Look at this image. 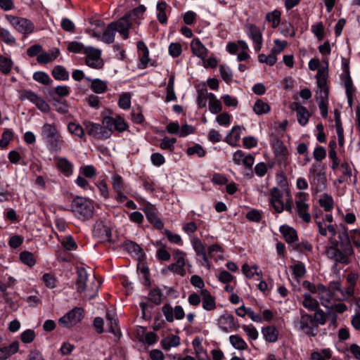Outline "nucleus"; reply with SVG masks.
I'll list each match as a JSON object with an SVG mask.
<instances>
[{
    "instance_id": "obj_12",
    "label": "nucleus",
    "mask_w": 360,
    "mask_h": 360,
    "mask_svg": "<svg viewBox=\"0 0 360 360\" xmlns=\"http://www.w3.org/2000/svg\"><path fill=\"white\" fill-rule=\"evenodd\" d=\"M86 133L96 139L105 140L109 138V132L105 130V125L86 121L84 123Z\"/></svg>"
},
{
    "instance_id": "obj_23",
    "label": "nucleus",
    "mask_w": 360,
    "mask_h": 360,
    "mask_svg": "<svg viewBox=\"0 0 360 360\" xmlns=\"http://www.w3.org/2000/svg\"><path fill=\"white\" fill-rule=\"evenodd\" d=\"M108 330L115 335L120 334V330L118 326V319L117 315L113 311H108L105 316Z\"/></svg>"
},
{
    "instance_id": "obj_5",
    "label": "nucleus",
    "mask_w": 360,
    "mask_h": 360,
    "mask_svg": "<svg viewBox=\"0 0 360 360\" xmlns=\"http://www.w3.org/2000/svg\"><path fill=\"white\" fill-rule=\"evenodd\" d=\"M70 211L81 220L90 219L94 213V207L91 200L81 196L75 197L70 205Z\"/></svg>"
},
{
    "instance_id": "obj_34",
    "label": "nucleus",
    "mask_w": 360,
    "mask_h": 360,
    "mask_svg": "<svg viewBox=\"0 0 360 360\" xmlns=\"http://www.w3.org/2000/svg\"><path fill=\"white\" fill-rule=\"evenodd\" d=\"M78 278L76 282V288L78 292H84L86 290L88 274L84 269L77 271Z\"/></svg>"
},
{
    "instance_id": "obj_39",
    "label": "nucleus",
    "mask_w": 360,
    "mask_h": 360,
    "mask_svg": "<svg viewBox=\"0 0 360 360\" xmlns=\"http://www.w3.org/2000/svg\"><path fill=\"white\" fill-rule=\"evenodd\" d=\"M51 73L56 80L65 81L69 79V72L63 65L55 66Z\"/></svg>"
},
{
    "instance_id": "obj_40",
    "label": "nucleus",
    "mask_w": 360,
    "mask_h": 360,
    "mask_svg": "<svg viewBox=\"0 0 360 360\" xmlns=\"http://www.w3.org/2000/svg\"><path fill=\"white\" fill-rule=\"evenodd\" d=\"M271 108L269 105L261 99H257L253 105V111L257 115L266 114L269 112Z\"/></svg>"
},
{
    "instance_id": "obj_22",
    "label": "nucleus",
    "mask_w": 360,
    "mask_h": 360,
    "mask_svg": "<svg viewBox=\"0 0 360 360\" xmlns=\"http://www.w3.org/2000/svg\"><path fill=\"white\" fill-rule=\"evenodd\" d=\"M57 160L56 167L66 177H69L72 175L74 165L70 162L66 158H56Z\"/></svg>"
},
{
    "instance_id": "obj_42",
    "label": "nucleus",
    "mask_w": 360,
    "mask_h": 360,
    "mask_svg": "<svg viewBox=\"0 0 360 360\" xmlns=\"http://www.w3.org/2000/svg\"><path fill=\"white\" fill-rule=\"evenodd\" d=\"M290 269L292 271L294 277L297 280H300L303 278L307 272L305 265L300 261L296 262L295 264L290 266Z\"/></svg>"
},
{
    "instance_id": "obj_51",
    "label": "nucleus",
    "mask_w": 360,
    "mask_h": 360,
    "mask_svg": "<svg viewBox=\"0 0 360 360\" xmlns=\"http://www.w3.org/2000/svg\"><path fill=\"white\" fill-rule=\"evenodd\" d=\"M53 105L56 110L60 114H65L68 112V105L65 100L53 98Z\"/></svg>"
},
{
    "instance_id": "obj_32",
    "label": "nucleus",
    "mask_w": 360,
    "mask_h": 360,
    "mask_svg": "<svg viewBox=\"0 0 360 360\" xmlns=\"http://www.w3.org/2000/svg\"><path fill=\"white\" fill-rule=\"evenodd\" d=\"M160 345L164 350L169 351L172 347H176L180 345V338L174 335L165 337L160 341Z\"/></svg>"
},
{
    "instance_id": "obj_17",
    "label": "nucleus",
    "mask_w": 360,
    "mask_h": 360,
    "mask_svg": "<svg viewBox=\"0 0 360 360\" xmlns=\"http://www.w3.org/2000/svg\"><path fill=\"white\" fill-rule=\"evenodd\" d=\"M82 317V310L80 308H75L61 317L58 322L63 326L70 328L79 323Z\"/></svg>"
},
{
    "instance_id": "obj_41",
    "label": "nucleus",
    "mask_w": 360,
    "mask_h": 360,
    "mask_svg": "<svg viewBox=\"0 0 360 360\" xmlns=\"http://www.w3.org/2000/svg\"><path fill=\"white\" fill-rule=\"evenodd\" d=\"M230 344L238 350H245L248 346L245 341L238 335H232L229 337Z\"/></svg>"
},
{
    "instance_id": "obj_45",
    "label": "nucleus",
    "mask_w": 360,
    "mask_h": 360,
    "mask_svg": "<svg viewBox=\"0 0 360 360\" xmlns=\"http://www.w3.org/2000/svg\"><path fill=\"white\" fill-rule=\"evenodd\" d=\"M258 269L259 267L257 265L250 266L248 264H244L242 266V272L249 278H252L255 275L262 277V271H258Z\"/></svg>"
},
{
    "instance_id": "obj_49",
    "label": "nucleus",
    "mask_w": 360,
    "mask_h": 360,
    "mask_svg": "<svg viewBox=\"0 0 360 360\" xmlns=\"http://www.w3.org/2000/svg\"><path fill=\"white\" fill-rule=\"evenodd\" d=\"M332 357L330 349H323L320 352H314L311 354V360H329Z\"/></svg>"
},
{
    "instance_id": "obj_18",
    "label": "nucleus",
    "mask_w": 360,
    "mask_h": 360,
    "mask_svg": "<svg viewBox=\"0 0 360 360\" xmlns=\"http://www.w3.org/2000/svg\"><path fill=\"white\" fill-rule=\"evenodd\" d=\"M174 259L176 262L170 264L168 266L169 271L174 272L179 275L184 276L186 270L185 266V253L179 250H176L174 252Z\"/></svg>"
},
{
    "instance_id": "obj_26",
    "label": "nucleus",
    "mask_w": 360,
    "mask_h": 360,
    "mask_svg": "<svg viewBox=\"0 0 360 360\" xmlns=\"http://www.w3.org/2000/svg\"><path fill=\"white\" fill-rule=\"evenodd\" d=\"M312 326H314L312 316L307 314H302L300 321V328L309 335L314 336Z\"/></svg>"
},
{
    "instance_id": "obj_50",
    "label": "nucleus",
    "mask_w": 360,
    "mask_h": 360,
    "mask_svg": "<svg viewBox=\"0 0 360 360\" xmlns=\"http://www.w3.org/2000/svg\"><path fill=\"white\" fill-rule=\"evenodd\" d=\"M13 62L9 58L0 56V71L4 75H8L11 72Z\"/></svg>"
},
{
    "instance_id": "obj_58",
    "label": "nucleus",
    "mask_w": 360,
    "mask_h": 360,
    "mask_svg": "<svg viewBox=\"0 0 360 360\" xmlns=\"http://www.w3.org/2000/svg\"><path fill=\"white\" fill-rule=\"evenodd\" d=\"M319 233L321 236H326L328 232L330 234L331 237H334L336 234V230L335 226L332 224L324 223V227L319 226Z\"/></svg>"
},
{
    "instance_id": "obj_20",
    "label": "nucleus",
    "mask_w": 360,
    "mask_h": 360,
    "mask_svg": "<svg viewBox=\"0 0 360 360\" xmlns=\"http://www.w3.org/2000/svg\"><path fill=\"white\" fill-rule=\"evenodd\" d=\"M292 109L296 112L299 124L302 126L306 125L310 117V113L308 110L297 102L292 105Z\"/></svg>"
},
{
    "instance_id": "obj_4",
    "label": "nucleus",
    "mask_w": 360,
    "mask_h": 360,
    "mask_svg": "<svg viewBox=\"0 0 360 360\" xmlns=\"http://www.w3.org/2000/svg\"><path fill=\"white\" fill-rule=\"evenodd\" d=\"M308 177L311 189L316 193L322 192L326 188L325 168L321 162H314L311 165Z\"/></svg>"
},
{
    "instance_id": "obj_27",
    "label": "nucleus",
    "mask_w": 360,
    "mask_h": 360,
    "mask_svg": "<svg viewBox=\"0 0 360 360\" xmlns=\"http://www.w3.org/2000/svg\"><path fill=\"white\" fill-rule=\"evenodd\" d=\"M218 326L224 332L229 333L235 328L234 317L230 314H224L218 319Z\"/></svg>"
},
{
    "instance_id": "obj_61",
    "label": "nucleus",
    "mask_w": 360,
    "mask_h": 360,
    "mask_svg": "<svg viewBox=\"0 0 360 360\" xmlns=\"http://www.w3.org/2000/svg\"><path fill=\"white\" fill-rule=\"evenodd\" d=\"M112 185L115 191H120V190H123L124 183L122 177L120 175L114 174L112 176Z\"/></svg>"
},
{
    "instance_id": "obj_6",
    "label": "nucleus",
    "mask_w": 360,
    "mask_h": 360,
    "mask_svg": "<svg viewBox=\"0 0 360 360\" xmlns=\"http://www.w3.org/2000/svg\"><path fill=\"white\" fill-rule=\"evenodd\" d=\"M270 195V205L276 212L281 213L284 210L292 212V200L288 194L285 196L277 187H274L271 189Z\"/></svg>"
},
{
    "instance_id": "obj_28",
    "label": "nucleus",
    "mask_w": 360,
    "mask_h": 360,
    "mask_svg": "<svg viewBox=\"0 0 360 360\" xmlns=\"http://www.w3.org/2000/svg\"><path fill=\"white\" fill-rule=\"evenodd\" d=\"M59 55V49L54 48L50 50L49 53L41 51V53L37 57V60L39 63L47 64L56 60Z\"/></svg>"
},
{
    "instance_id": "obj_54",
    "label": "nucleus",
    "mask_w": 360,
    "mask_h": 360,
    "mask_svg": "<svg viewBox=\"0 0 360 360\" xmlns=\"http://www.w3.org/2000/svg\"><path fill=\"white\" fill-rule=\"evenodd\" d=\"M176 142V139L175 138L164 137L160 144V147L162 150L173 151Z\"/></svg>"
},
{
    "instance_id": "obj_57",
    "label": "nucleus",
    "mask_w": 360,
    "mask_h": 360,
    "mask_svg": "<svg viewBox=\"0 0 360 360\" xmlns=\"http://www.w3.org/2000/svg\"><path fill=\"white\" fill-rule=\"evenodd\" d=\"M287 45L288 42L285 40L274 39V46L271 51L276 55H278L285 49Z\"/></svg>"
},
{
    "instance_id": "obj_56",
    "label": "nucleus",
    "mask_w": 360,
    "mask_h": 360,
    "mask_svg": "<svg viewBox=\"0 0 360 360\" xmlns=\"http://www.w3.org/2000/svg\"><path fill=\"white\" fill-rule=\"evenodd\" d=\"M193 248L198 256H204L207 254L205 248L201 240L197 238L192 241Z\"/></svg>"
},
{
    "instance_id": "obj_9",
    "label": "nucleus",
    "mask_w": 360,
    "mask_h": 360,
    "mask_svg": "<svg viewBox=\"0 0 360 360\" xmlns=\"http://www.w3.org/2000/svg\"><path fill=\"white\" fill-rule=\"evenodd\" d=\"M6 20L19 32L22 34H30L34 31V26L31 20L11 15H6Z\"/></svg>"
},
{
    "instance_id": "obj_44",
    "label": "nucleus",
    "mask_w": 360,
    "mask_h": 360,
    "mask_svg": "<svg viewBox=\"0 0 360 360\" xmlns=\"http://www.w3.org/2000/svg\"><path fill=\"white\" fill-rule=\"evenodd\" d=\"M302 304L306 309L311 311H315L319 307L318 301L313 298L309 293H304L303 295Z\"/></svg>"
},
{
    "instance_id": "obj_59",
    "label": "nucleus",
    "mask_w": 360,
    "mask_h": 360,
    "mask_svg": "<svg viewBox=\"0 0 360 360\" xmlns=\"http://www.w3.org/2000/svg\"><path fill=\"white\" fill-rule=\"evenodd\" d=\"M162 292L159 289H152L148 294V299L154 304L158 305L162 301Z\"/></svg>"
},
{
    "instance_id": "obj_13",
    "label": "nucleus",
    "mask_w": 360,
    "mask_h": 360,
    "mask_svg": "<svg viewBox=\"0 0 360 360\" xmlns=\"http://www.w3.org/2000/svg\"><path fill=\"white\" fill-rule=\"evenodd\" d=\"M21 99L28 100L42 112L47 113L50 111V106L44 101V99L30 90L23 91L22 93Z\"/></svg>"
},
{
    "instance_id": "obj_7",
    "label": "nucleus",
    "mask_w": 360,
    "mask_h": 360,
    "mask_svg": "<svg viewBox=\"0 0 360 360\" xmlns=\"http://www.w3.org/2000/svg\"><path fill=\"white\" fill-rule=\"evenodd\" d=\"M302 286L309 290L310 292L317 294L321 304L326 307H328L333 297V295L327 287L322 283L314 284L308 281H304L302 283Z\"/></svg>"
},
{
    "instance_id": "obj_35",
    "label": "nucleus",
    "mask_w": 360,
    "mask_h": 360,
    "mask_svg": "<svg viewBox=\"0 0 360 360\" xmlns=\"http://www.w3.org/2000/svg\"><path fill=\"white\" fill-rule=\"evenodd\" d=\"M319 203L326 212H329L333 208L334 201L331 195L323 193L320 195Z\"/></svg>"
},
{
    "instance_id": "obj_47",
    "label": "nucleus",
    "mask_w": 360,
    "mask_h": 360,
    "mask_svg": "<svg viewBox=\"0 0 360 360\" xmlns=\"http://www.w3.org/2000/svg\"><path fill=\"white\" fill-rule=\"evenodd\" d=\"M281 13L278 10H274L271 12L266 13V20L271 24L273 28L278 26L281 22Z\"/></svg>"
},
{
    "instance_id": "obj_3",
    "label": "nucleus",
    "mask_w": 360,
    "mask_h": 360,
    "mask_svg": "<svg viewBox=\"0 0 360 360\" xmlns=\"http://www.w3.org/2000/svg\"><path fill=\"white\" fill-rule=\"evenodd\" d=\"M41 136L51 152L59 153L61 150L63 139L55 124H44L41 129Z\"/></svg>"
},
{
    "instance_id": "obj_2",
    "label": "nucleus",
    "mask_w": 360,
    "mask_h": 360,
    "mask_svg": "<svg viewBox=\"0 0 360 360\" xmlns=\"http://www.w3.org/2000/svg\"><path fill=\"white\" fill-rule=\"evenodd\" d=\"M146 7L143 5H140L139 6L133 9L131 12L126 13L124 16L120 18L116 21H113L111 23L115 27L116 32H117L122 37L123 39H127L129 37V30L131 29L132 24L134 22H136L138 24L140 22H138L137 20L140 18L142 15L146 11Z\"/></svg>"
},
{
    "instance_id": "obj_43",
    "label": "nucleus",
    "mask_w": 360,
    "mask_h": 360,
    "mask_svg": "<svg viewBox=\"0 0 360 360\" xmlns=\"http://www.w3.org/2000/svg\"><path fill=\"white\" fill-rule=\"evenodd\" d=\"M68 131L81 139H84L85 137V131L84 128L79 124L75 122H71L68 124Z\"/></svg>"
},
{
    "instance_id": "obj_33",
    "label": "nucleus",
    "mask_w": 360,
    "mask_h": 360,
    "mask_svg": "<svg viewBox=\"0 0 360 360\" xmlns=\"http://www.w3.org/2000/svg\"><path fill=\"white\" fill-rule=\"evenodd\" d=\"M88 81L91 82V89L96 94H103L108 88V82L100 79H90L86 78Z\"/></svg>"
},
{
    "instance_id": "obj_16",
    "label": "nucleus",
    "mask_w": 360,
    "mask_h": 360,
    "mask_svg": "<svg viewBox=\"0 0 360 360\" xmlns=\"http://www.w3.org/2000/svg\"><path fill=\"white\" fill-rule=\"evenodd\" d=\"M162 311L167 321L172 323L174 319L181 320L185 316L184 309L180 305H176L174 308L169 304H165L162 307Z\"/></svg>"
},
{
    "instance_id": "obj_10",
    "label": "nucleus",
    "mask_w": 360,
    "mask_h": 360,
    "mask_svg": "<svg viewBox=\"0 0 360 360\" xmlns=\"http://www.w3.org/2000/svg\"><path fill=\"white\" fill-rule=\"evenodd\" d=\"M102 123L105 125V130L109 132V138L114 131L122 132L127 128V124L120 116L116 117L105 116L103 118Z\"/></svg>"
},
{
    "instance_id": "obj_52",
    "label": "nucleus",
    "mask_w": 360,
    "mask_h": 360,
    "mask_svg": "<svg viewBox=\"0 0 360 360\" xmlns=\"http://www.w3.org/2000/svg\"><path fill=\"white\" fill-rule=\"evenodd\" d=\"M20 259L23 264L30 267L33 266L36 263L33 254L27 251L22 252L20 254Z\"/></svg>"
},
{
    "instance_id": "obj_24",
    "label": "nucleus",
    "mask_w": 360,
    "mask_h": 360,
    "mask_svg": "<svg viewBox=\"0 0 360 360\" xmlns=\"http://www.w3.org/2000/svg\"><path fill=\"white\" fill-rule=\"evenodd\" d=\"M280 232L282 234L285 241L288 244H292L298 240L297 231L295 229L288 225L280 226Z\"/></svg>"
},
{
    "instance_id": "obj_25",
    "label": "nucleus",
    "mask_w": 360,
    "mask_h": 360,
    "mask_svg": "<svg viewBox=\"0 0 360 360\" xmlns=\"http://www.w3.org/2000/svg\"><path fill=\"white\" fill-rule=\"evenodd\" d=\"M202 307L206 311H212L216 308L215 297L207 290H201Z\"/></svg>"
},
{
    "instance_id": "obj_48",
    "label": "nucleus",
    "mask_w": 360,
    "mask_h": 360,
    "mask_svg": "<svg viewBox=\"0 0 360 360\" xmlns=\"http://www.w3.org/2000/svg\"><path fill=\"white\" fill-rule=\"evenodd\" d=\"M157 18L162 24L167 22V18L166 15V9L167 4L165 1H160L157 4Z\"/></svg>"
},
{
    "instance_id": "obj_15",
    "label": "nucleus",
    "mask_w": 360,
    "mask_h": 360,
    "mask_svg": "<svg viewBox=\"0 0 360 360\" xmlns=\"http://www.w3.org/2000/svg\"><path fill=\"white\" fill-rule=\"evenodd\" d=\"M246 33L252 41L253 48L256 52H259L263 45L262 31L253 24L245 26Z\"/></svg>"
},
{
    "instance_id": "obj_46",
    "label": "nucleus",
    "mask_w": 360,
    "mask_h": 360,
    "mask_svg": "<svg viewBox=\"0 0 360 360\" xmlns=\"http://www.w3.org/2000/svg\"><path fill=\"white\" fill-rule=\"evenodd\" d=\"M309 210V205H296L297 215L306 223L310 222L311 219Z\"/></svg>"
},
{
    "instance_id": "obj_30",
    "label": "nucleus",
    "mask_w": 360,
    "mask_h": 360,
    "mask_svg": "<svg viewBox=\"0 0 360 360\" xmlns=\"http://www.w3.org/2000/svg\"><path fill=\"white\" fill-rule=\"evenodd\" d=\"M19 349V343L18 341H14L8 346H5L0 348V360H6L12 355L18 352Z\"/></svg>"
},
{
    "instance_id": "obj_21",
    "label": "nucleus",
    "mask_w": 360,
    "mask_h": 360,
    "mask_svg": "<svg viewBox=\"0 0 360 360\" xmlns=\"http://www.w3.org/2000/svg\"><path fill=\"white\" fill-rule=\"evenodd\" d=\"M191 49L194 56L204 60L208 53L207 49L198 38L193 39L191 42Z\"/></svg>"
},
{
    "instance_id": "obj_29",
    "label": "nucleus",
    "mask_w": 360,
    "mask_h": 360,
    "mask_svg": "<svg viewBox=\"0 0 360 360\" xmlns=\"http://www.w3.org/2000/svg\"><path fill=\"white\" fill-rule=\"evenodd\" d=\"M261 332L266 342L273 343L278 340L279 332L276 327L273 326L263 327Z\"/></svg>"
},
{
    "instance_id": "obj_8",
    "label": "nucleus",
    "mask_w": 360,
    "mask_h": 360,
    "mask_svg": "<svg viewBox=\"0 0 360 360\" xmlns=\"http://www.w3.org/2000/svg\"><path fill=\"white\" fill-rule=\"evenodd\" d=\"M317 89L315 93V99L318 103H328V88L327 86V73L324 70H319L316 75Z\"/></svg>"
},
{
    "instance_id": "obj_64",
    "label": "nucleus",
    "mask_w": 360,
    "mask_h": 360,
    "mask_svg": "<svg viewBox=\"0 0 360 360\" xmlns=\"http://www.w3.org/2000/svg\"><path fill=\"white\" fill-rule=\"evenodd\" d=\"M118 105L124 110L129 109L131 106V96L129 94L126 93L121 95L118 101Z\"/></svg>"
},
{
    "instance_id": "obj_19",
    "label": "nucleus",
    "mask_w": 360,
    "mask_h": 360,
    "mask_svg": "<svg viewBox=\"0 0 360 360\" xmlns=\"http://www.w3.org/2000/svg\"><path fill=\"white\" fill-rule=\"evenodd\" d=\"M143 211L144 212L147 219L153 224L157 229L160 230L163 228V223L157 216L155 208L151 204L147 203L143 207Z\"/></svg>"
},
{
    "instance_id": "obj_1",
    "label": "nucleus",
    "mask_w": 360,
    "mask_h": 360,
    "mask_svg": "<svg viewBox=\"0 0 360 360\" xmlns=\"http://www.w3.org/2000/svg\"><path fill=\"white\" fill-rule=\"evenodd\" d=\"M338 240H332L331 245L326 248L327 257L337 263L348 264L350 263V257L354 254L349 236L345 230L338 233Z\"/></svg>"
},
{
    "instance_id": "obj_31",
    "label": "nucleus",
    "mask_w": 360,
    "mask_h": 360,
    "mask_svg": "<svg viewBox=\"0 0 360 360\" xmlns=\"http://www.w3.org/2000/svg\"><path fill=\"white\" fill-rule=\"evenodd\" d=\"M236 313L238 316L240 317H244L245 315H248L252 321L257 323H260L262 321V318L259 314L255 313L250 308H245L244 306H241L238 308L236 310Z\"/></svg>"
},
{
    "instance_id": "obj_14",
    "label": "nucleus",
    "mask_w": 360,
    "mask_h": 360,
    "mask_svg": "<svg viewBox=\"0 0 360 360\" xmlns=\"http://www.w3.org/2000/svg\"><path fill=\"white\" fill-rule=\"evenodd\" d=\"M84 53L86 65L94 69H100L103 66V62L101 58V52L99 49L87 47L84 50Z\"/></svg>"
},
{
    "instance_id": "obj_62",
    "label": "nucleus",
    "mask_w": 360,
    "mask_h": 360,
    "mask_svg": "<svg viewBox=\"0 0 360 360\" xmlns=\"http://www.w3.org/2000/svg\"><path fill=\"white\" fill-rule=\"evenodd\" d=\"M42 280L46 287L49 288H54L56 287L57 280L52 274L49 273L44 274L42 276Z\"/></svg>"
},
{
    "instance_id": "obj_11",
    "label": "nucleus",
    "mask_w": 360,
    "mask_h": 360,
    "mask_svg": "<svg viewBox=\"0 0 360 360\" xmlns=\"http://www.w3.org/2000/svg\"><path fill=\"white\" fill-rule=\"evenodd\" d=\"M94 236L101 243H114L115 240L112 237V229L108 224L103 222H98L94 226Z\"/></svg>"
},
{
    "instance_id": "obj_53",
    "label": "nucleus",
    "mask_w": 360,
    "mask_h": 360,
    "mask_svg": "<svg viewBox=\"0 0 360 360\" xmlns=\"http://www.w3.org/2000/svg\"><path fill=\"white\" fill-rule=\"evenodd\" d=\"M243 331L248 335L249 340H255L259 337V333L256 328L252 325H243L242 326Z\"/></svg>"
},
{
    "instance_id": "obj_37",
    "label": "nucleus",
    "mask_w": 360,
    "mask_h": 360,
    "mask_svg": "<svg viewBox=\"0 0 360 360\" xmlns=\"http://www.w3.org/2000/svg\"><path fill=\"white\" fill-rule=\"evenodd\" d=\"M241 128L239 126H235L226 136V141L231 146H236L237 142L240 138Z\"/></svg>"
},
{
    "instance_id": "obj_63",
    "label": "nucleus",
    "mask_w": 360,
    "mask_h": 360,
    "mask_svg": "<svg viewBox=\"0 0 360 360\" xmlns=\"http://www.w3.org/2000/svg\"><path fill=\"white\" fill-rule=\"evenodd\" d=\"M219 72L221 78L226 82H229L232 80V72L230 68L228 66H225L224 65H220Z\"/></svg>"
},
{
    "instance_id": "obj_60",
    "label": "nucleus",
    "mask_w": 360,
    "mask_h": 360,
    "mask_svg": "<svg viewBox=\"0 0 360 360\" xmlns=\"http://www.w3.org/2000/svg\"><path fill=\"white\" fill-rule=\"evenodd\" d=\"M187 154L188 155H196L199 158H202L205 155V151L200 145L195 144L187 149Z\"/></svg>"
},
{
    "instance_id": "obj_36",
    "label": "nucleus",
    "mask_w": 360,
    "mask_h": 360,
    "mask_svg": "<svg viewBox=\"0 0 360 360\" xmlns=\"http://www.w3.org/2000/svg\"><path fill=\"white\" fill-rule=\"evenodd\" d=\"M209 99V110L212 114L219 112L222 109V105L219 100H218L215 95L212 93L208 94Z\"/></svg>"
},
{
    "instance_id": "obj_55",
    "label": "nucleus",
    "mask_w": 360,
    "mask_h": 360,
    "mask_svg": "<svg viewBox=\"0 0 360 360\" xmlns=\"http://www.w3.org/2000/svg\"><path fill=\"white\" fill-rule=\"evenodd\" d=\"M33 79L42 84L47 85L51 81L49 75L44 72H36L33 75Z\"/></svg>"
},
{
    "instance_id": "obj_38",
    "label": "nucleus",
    "mask_w": 360,
    "mask_h": 360,
    "mask_svg": "<svg viewBox=\"0 0 360 360\" xmlns=\"http://www.w3.org/2000/svg\"><path fill=\"white\" fill-rule=\"evenodd\" d=\"M111 22L108 25L106 29L103 32L101 37V41L107 43L112 44L115 41V35L116 30Z\"/></svg>"
}]
</instances>
